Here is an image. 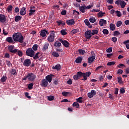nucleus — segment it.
<instances>
[{
    "mask_svg": "<svg viewBox=\"0 0 129 129\" xmlns=\"http://www.w3.org/2000/svg\"><path fill=\"white\" fill-rule=\"evenodd\" d=\"M67 83L69 85H71V84H72V80H71V79H69L67 81Z\"/></svg>",
    "mask_w": 129,
    "mask_h": 129,
    "instance_id": "e2e57ef3",
    "label": "nucleus"
},
{
    "mask_svg": "<svg viewBox=\"0 0 129 129\" xmlns=\"http://www.w3.org/2000/svg\"><path fill=\"white\" fill-rule=\"evenodd\" d=\"M35 12H36L35 10L30 9L29 10V16H33V15H34Z\"/></svg>",
    "mask_w": 129,
    "mask_h": 129,
    "instance_id": "72a5a7b5",
    "label": "nucleus"
},
{
    "mask_svg": "<svg viewBox=\"0 0 129 129\" xmlns=\"http://www.w3.org/2000/svg\"><path fill=\"white\" fill-rule=\"evenodd\" d=\"M84 23L86 26H90V22H89V20H88V19H85L84 20Z\"/></svg>",
    "mask_w": 129,
    "mask_h": 129,
    "instance_id": "09e8293b",
    "label": "nucleus"
},
{
    "mask_svg": "<svg viewBox=\"0 0 129 129\" xmlns=\"http://www.w3.org/2000/svg\"><path fill=\"white\" fill-rule=\"evenodd\" d=\"M42 83V86H43V87H47L48 86V84H49V83L47 81V80L43 79L41 81Z\"/></svg>",
    "mask_w": 129,
    "mask_h": 129,
    "instance_id": "ddd939ff",
    "label": "nucleus"
},
{
    "mask_svg": "<svg viewBox=\"0 0 129 129\" xmlns=\"http://www.w3.org/2000/svg\"><path fill=\"white\" fill-rule=\"evenodd\" d=\"M96 55H95V53H94V51H91V57H93V58H96Z\"/></svg>",
    "mask_w": 129,
    "mask_h": 129,
    "instance_id": "0e129e2a",
    "label": "nucleus"
},
{
    "mask_svg": "<svg viewBox=\"0 0 129 129\" xmlns=\"http://www.w3.org/2000/svg\"><path fill=\"white\" fill-rule=\"evenodd\" d=\"M121 25H122V22H121V21H118L116 23V27H120V26H121Z\"/></svg>",
    "mask_w": 129,
    "mask_h": 129,
    "instance_id": "de8ad7c7",
    "label": "nucleus"
},
{
    "mask_svg": "<svg viewBox=\"0 0 129 129\" xmlns=\"http://www.w3.org/2000/svg\"><path fill=\"white\" fill-rule=\"evenodd\" d=\"M117 80L118 83H119V84H122V78L121 77H118Z\"/></svg>",
    "mask_w": 129,
    "mask_h": 129,
    "instance_id": "c03bdc74",
    "label": "nucleus"
},
{
    "mask_svg": "<svg viewBox=\"0 0 129 129\" xmlns=\"http://www.w3.org/2000/svg\"><path fill=\"white\" fill-rule=\"evenodd\" d=\"M25 95L26 97H27V98H29V99L31 98V96H29V93L25 92Z\"/></svg>",
    "mask_w": 129,
    "mask_h": 129,
    "instance_id": "338daca9",
    "label": "nucleus"
},
{
    "mask_svg": "<svg viewBox=\"0 0 129 129\" xmlns=\"http://www.w3.org/2000/svg\"><path fill=\"white\" fill-rule=\"evenodd\" d=\"M82 99H83V98L82 97H80L76 99L77 102L79 103H82V102H83V101L82 100Z\"/></svg>",
    "mask_w": 129,
    "mask_h": 129,
    "instance_id": "f704fd0d",
    "label": "nucleus"
},
{
    "mask_svg": "<svg viewBox=\"0 0 129 129\" xmlns=\"http://www.w3.org/2000/svg\"><path fill=\"white\" fill-rule=\"evenodd\" d=\"M67 24L70 26H72V25H74L75 24V22L74 20L71 19V20H67Z\"/></svg>",
    "mask_w": 129,
    "mask_h": 129,
    "instance_id": "f3484780",
    "label": "nucleus"
},
{
    "mask_svg": "<svg viewBox=\"0 0 129 129\" xmlns=\"http://www.w3.org/2000/svg\"><path fill=\"white\" fill-rule=\"evenodd\" d=\"M33 86H34V83H31L29 84L28 86V89H32Z\"/></svg>",
    "mask_w": 129,
    "mask_h": 129,
    "instance_id": "79ce46f5",
    "label": "nucleus"
},
{
    "mask_svg": "<svg viewBox=\"0 0 129 129\" xmlns=\"http://www.w3.org/2000/svg\"><path fill=\"white\" fill-rule=\"evenodd\" d=\"M47 39L49 43H53L55 40V32H51Z\"/></svg>",
    "mask_w": 129,
    "mask_h": 129,
    "instance_id": "7ed1b4c3",
    "label": "nucleus"
},
{
    "mask_svg": "<svg viewBox=\"0 0 129 129\" xmlns=\"http://www.w3.org/2000/svg\"><path fill=\"white\" fill-rule=\"evenodd\" d=\"M94 60H95V57H93L92 56L89 57L88 58V63H89V64H91V63H93Z\"/></svg>",
    "mask_w": 129,
    "mask_h": 129,
    "instance_id": "412c9836",
    "label": "nucleus"
},
{
    "mask_svg": "<svg viewBox=\"0 0 129 129\" xmlns=\"http://www.w3.org/2000/svg\"><path fill=\"white\" fill-rule=\"evenodd\" d=\"M78 52L80 54V55H84V54H85L86 53V52L85 51V50L80 49H78Z\"/></svg>",
    "mask_w": 129,
    "mask_h": 129,
    "instance_id": "7c9ffc66",
    "label": "nucleus"
},
{
    "mask_svg": "<svg viewBox=\"0 0 129 129\" xmlns=\"http://www.w3.org/2000/svg\"><path fill=\"white\" fill-rule=\"evenodd\" d=\"M73 106H76V108H79L80 105H79V103H78L77 102H75L73 104Z\"/></svg>",
    "mask_w": 129,
    "mask_h": 129,
    "instance_id": "58836bf2",
    "label": "nucleus"
},
{
    "mask_svg": "<svg viewBox=\"0 0 129 129\" xmlns=\"http://www.w3.org/2000/svg\"><path fill=\"white\" fill-rule=\"evenodd\" d=\"M73 78L74 80H78L80 79L77 74L74 75Z\"/></svg>",
    "mask_w": 129,
    "mask_h": 129,
    "instance_id": "13d9d810",
    "label": "nucleus"
},
{
    "mask_svg": "<svg viewBox=\"0 0 129 129\" xmlns=\"http://www.w3.org/2000/svg\"><path fill=\"white\" fill-rule=\"evenodd\" d=\"M39 54H40L39 52H37L35 54V53H34V56H32V57L34 60H37V59H39V58H40V56H39Z\"/></svg>",
    "mask_w": 129,
    "mask_h": 129,
    "instance_id": "393cba45",
    "label": "nucleus"
},
{
    "mask_svg": "<svg viewBox=\"0 0 129 129\" xmlns=\"http://www.w3.org/2000/svg\"><path fill=\"white\" fill-rule=\"evenodd\" d=\"M89 21L90 23H92L93 24V23H95V22H96V19H95V17H92L90 18Z\"/></svg>",
    "mask_w": 129,
    "mask_h": 129,
    "instance_id": "4c0bfd02",
    "label": "nucleus"
},
{
    "mask_svg": "<svg viewBox=\"0 0 129 129\" xmlns=\"http://www.w3.org/2000/svg\"><path fill=\"white\" fill-rule=\"evenodd\" d=\"M60 34H61L62 36H65V35H67V32H66L65 30L62 29L60 31Z\"/></svg>",
    "mask_w": 129,
    "mask_h": 129,
    "instance_id": "a18cd8bd",
    "label": "nucleus"
},
{
    "mask_svg": "<svg viewBox=\"0 0 129 129\" xmlns=\"http://www.w3.org/2000/svg\"><path fill=\"white\" fill-rule=\"evenodd\" d=\"M98 17H103L104 15H105V13H102V12L100 11L98 13Z\"/></svg>",
    "mask_w": 129,
    "mask_h": 129,
    "instance_id": "6e6d98bb",
    "label": "nucleus"
},
{
    "mask_svg": "<svg viewBox=\"0 0 129 129\" xmlns=\"http://www.w3.org/2000/svg\"><path fill=\"white\" fill-rule=\"evenodd\" d=\"M53 76H54V75H47L45 78H46V80H47V81L49 83H51V82H52V78L53 77Z\"/></svg>",
    "mask_w": 129,
    "mask_h": 129,
    "instance_id": "2eb2a0df",
    "label": "nucleus"
},
{
    "mask_svg": "<svg viewBox=\"0 0 129 129\" xmlns=\"http://www.w3.org/2000/svg\"><path fill=\"white\" fill-rule=\"evenodd\" d=\"M77 75L78 76L79 78L83 77L82 80H87V78L91 75V72H87L86 73H82L81 72H78L77 73Z\"/></svg>",
    "mask_w": 129,
    "mask_h": 129,
    "instance_id": "f03ea898",
    "label": "nucleus"
},
{
    "mask_svg": "<svg viewBox=\"0 0 129 129\" xmlns=\"http://www.w3.org/2000/svg\"><path fill=\"white\" fill-rule=\"evenodd\" d=\"M52 55L55 58H58V57H59V53L56 51L52 52Z\"/></svg>",
    "mask_w": 129,
    "mask_h": 129,
    "instance_id": "e433bc0d",
    "label": "nucleus"
},
{
    "mask_svg": "<svg viewBox=\"0 0 129 129\" xmlns=\"http://www.w3.org/2000/svg\"><path fill=\"white\" fill-rule=\"evenodd\" d=\"M27 13V9L25 7H23L20 12V14L21 15V16H25Z\"/></svg>",
    "mask_w": 129,
    "mask_h": 129,
    "instance_id": "4468645a",
    "label": "nucleus"
},
{
    "mask_svg": "<svg viewBox=\"0 0 129 129\" xmlns=\"http://www.w3.org/2000/svg\"><path fill=\"white\" fill-rule=\"evenodd\" d=\"M32 49L34 51H37L38 50V45L34 44L32 47Z\"/></svg>",
    "mask_w": 129,
    "mask_h": 129,
    "instance_id": "603ef678",
    "label": "nucleus"
},
{
    "mask_svg": "<svg viewBox=\"0 0 129 129\" xmlns=\"http://www.w3.org/2000/svg\"><path fill=\"white\" fill-rule=\"evenodd\" d=\"M58 40L66 47V48H69V45L70 43L68 42L67 40H63L62 39L59 38Z\"/></svg>",
    "mask_w": 129,
    "mask_h": 129,
    "instance_id": "0eeeda50",
    "label": "nucleus"
},
{
    "mask_svg": "<svg viewBox=\"0 0 129 129\" xmlns=\"http://www.w3.org/2000/svg\"><path fill=\"white\" fill-rule=\"evenodd\" d=\"M27 78L29 81L33 82L35 79H36V75L32 73H29L27 75Z\"/></svg>",
    "mask_w": 129,
    "mask_h": 129,
    "instance_id": "39448f33",
    "label": "nucleus"
},
{
    "mask_svg": "<svg viewBox=\"0 0 129 129\" xmlns=\"http://www.w3.org/2000/svg\"><path fill=\"white\" fill-rule=\"evenodd\" d=\"M48 48H49V43L45 42L42 50V51H46V50H48Z\"/></svg>",
    "mask_w": 129,
    "mask_h": 129,
    "instance_id": "aec40b11",
    "label": "nucleus"
},
{
    "mask_svg": "<svg viewBox=\"0 0 129 129\" xmlns=\"http://www.w3.org/2000/svg\"><path fill=\"white\" fill-rule=\"evenodd\" d=\"M92 32H93L92 33V36H93L94 35H97L98 34V30H93Z\"/></svg>",
    "mask_w": 129,
    "mask_h": 129,
    "instance_id": "49530a36",
    "label": "nucleus"
},
{
    "mask_svg": "<svg viewBox=\"0 0 129 129\" xmlns=\"http://www.w3.org/2000/svg\"><path fill=\"white\" fill-rule=\"evenodd\" d=\"M124 24L126 25V26H127V25H129V20H127L124 21Z\"/></svg>",
    "mask_w": 129,
    "mask_h": 129,
    "instance_id": "774afa93",
    "label": "nucleus"
},
{
    "mask_svg": "<svg viewBox=\"0 0 129 129\" xmlns=\"http://www.w3.org/2000/svg\"><path fill=\"white\" fill-rule=\"evenodd\" d=\"M46 34H47V35H49V32H48V31H47V30L46 29H44L40 31V36L41 37H46Z\"/></svg>",
    "mask_w": 129,
    "mask_h": 129,
    "instance_id": "9b49d317",
    "label": "nucleus"
},
{
    "mask_svg": "<svg viewBox=\"0 0 129 129\" xmlns=\"http://www.w3.org/2000/svg\"><path fill=\"white\" fill-rule=\"evenodd\" d=\"M123 72V71H122V70L119 69L118 70V71H117V74H119V75H120V74H121Z\"/></svg>",
    "mask_w": 129,
    "mask_h": 129,
    "instance_id": "69168bd1",
    "label": "nucleus"
},
{
    "mask_svg": "<svg viewBox=\"0 0 129 129\" xmlns=\"http://www.w3.org/2000/svg\"><path fill=\"white\" fill-rule=\"evenodd\" d=\"M126 5V3H125L124 1H122L120 2V6H121V8L122 9H124V7H125Z\"/></svg>",
    "mask_w": 129,
    "mask_h": 129,
    "instance_id": "bb28decb",
    "label": "nucleus"
},
{
    "mask_svg": "<svg viewBox=\"0 0 129 129\" xmlns=\"http://www.w3.org/2000/svg\"><path fill=\"white\" fill-rule=\"evenodd\" d=\"M86 6L84 5L83 6L79 7V10L81 13H84L86 12Z\"/></svg>",
    "mask_w": 129,
    "mask_h": 129,
    "instance_id": "dca6fc26",
    "label": "nucleus"
},
{
    "mask_svg": "<svg viewBox=\"0 0 129 129\" xmlns=\"http://www.w3.org/2000/svg\"><path fill=\"white\" fill-rule=\"evenodd\" d=\"M120 33L119 31H115L113 32V36H119Z\"/></svg>",
    "mask_w": 129,
    "mask_h": 129,
    "instance_id": "3c124183",
    "label": "nucleus"
},
{
    "mask_svg": "<svg viewBox=\"0 0 129 129\" xmlns=\"http://www.w3.org/2000/svg\"><path fill=\"white\" fill-rule=\"evenodd\" d=\"M14 47L15 46L12 45H9L8 46V50L9 51V52H10V53H16V51H17V49H14Z\"/></svg>",
    "mask_w": 129,
    "mask_h": 129,
    "instance_id": "9d476101",
    "label": "nucleus"
},
{
    "mask_svg": "<svg viewBox=\"0 0 129 129\" xmlns=\"http://www.w3.org/2000/svg\"><path fill=\"white\" fill-rule=\"evenodd\" d=\"M26 55L29 57H34V54H35V51L33 50L32 48H29L27 49L26 52Z\"/></svg>",
    "mask_w": 129,
    "mask_h": 129,
    "instance_id": "20e7f679",
    "label": "nucleus"
},
{
    "mask_svg": "<svg viewBox=\"0 0 129 129\" xmlns=\"http://www.w3.org/2000/svg\"><path fill=\"white\" fill-rule=\"evenodd\" d=\"M110 28L111 31H114L115 30V25L111 23L110 24Z\"/></svg>",
    "mask_w": 129,
    "mask_h": 129,
    "instance_id": "473e14b6",
    "label": "nucleus"
},
{
    "mask_svg": "<svg viewBox=\"0 0 129 129\" xmlns=\"http://www.w3.org/2000/svg\"><path fill=\"white\" fill-rule=\"evenodd\" d=\"M52 69H56V70H60V69H61V65H60L59 64H57L55 66L52 67Z\"/></svg>",
    "mask_w": 129,
    "mask_h": 129,
    "instance_id": "a878e982",
    "label": "nucleus"
},
{
    "mask_svg": "<svg viewBox=\"0 0 129 129\" xmlns=\"http://www.w3.org/2000/svg\"><path fill=\"white\" fill-rule=\"evenodd\" d=\"M115 64V61H110L107 63V66H111V65H114Z\"/></svg>",
    "mask_w": 129,
    "mask_h": 129,
    "instance_id": "864d4df0",
    "label": "nucleus"
},
{
    "mask_svg": "<svg viewBox=\"0 0 129 129\" xmlns=\"http://www.w3.org/2000/svg\"><path fill=\"white\" fill-rule=\"evenodd\" d=\"M104 35H108V33H109V32L108 31V30L106 29H104L102 31Z\"/></svg>",
    "mask_w": 129,
    "mask_h": 129,
    "instance_id": "37998d69",
    "label": "nucleus"
},
{
    "mask_svg": "<svg viewBox=\"0 0 129 129\" xmlns=\"http://www.w3.org/2000/svg\"><path fill=\"white\" fill-rule=\"evenodd\" d=\"M21 20H22V16H20L19 15L15 16V22L18 23V22H19V21H21Z\"/></svg>",
    "mask_w": 129,
    "mask_h": 129,
    "instance_id": "b1692460",
    "label": "nucleus"
},
{
    "mask_svg": "<svg viewBox=\"0 0 129 129\" xmlns=\"http://www.w3.org/2000/svg\"><path fill=\"white\" fill-rule=\"evenodd\" d=\"M15 53H17V55H18L19 57H22V56H23V51L20 49H16Z\"/></svg>",
    "mask_w": 129,
    "mask_h": 129,
    "instance_id": "4be33fe9",
    "label": "nucleus"
},
{
    "mask_svg": "<svg viewBox=\"0 0 129 129\" xmlns=\"http://www.w3.org/2000/svg\"><path fill=\"white\" fill-rule=\"evenodd\" d=\"M99 24L101 26H104V25L106 24V20L104 19H100L99 21Z\"/></svg>",
    "mask_w": 129,
    "mask_h": 129,
    "instance_id": "6ab92c4d",
    "label": "nucleus"
},
{
    "mask_svg": "<svg viewBox=\"0 0 129 129\" xmlns=\"http://www.w3.org/2000/svg\"><path fill=\"white\" fill-rule=\"evenodd\" d=\"M31 64H32V61L30 59H25L23 62L24 66H26V67H29Z\"/></svg>",
    "mask_w": 129,
    "mask_h": 129,
    "instance_id": "6e6552de",
    "label": "nucleus"
},
{
    "mask_svg": "<svg viewBox=\"0 0 129 129\" xmlns=\"http://www.w3.org/2000/svg\"><path fill=\"white\" fill-rule=\"evenodd\" d=\"M7 79H8V77H7L6 75L3 76L1 79V82H6V81H7Z\"/></svg>",
    "mask_w": 129,
    "mask_h": 129,
    "instance_id": "2f4dec72",
    "label": "nucleus"
},
{
    "mask_svg": "<svg viewBox=\"0 0 129 129\" xmlns=\"http://www.w3.org/2000/svg\"><path fill=\"white\" fill-rule=\"evenodd\" d=\"M62 95H63V96H68V95H71V93L69 92H62L61 93Z\"/></svg>",
    "mask_w": 129,
    "mask_h": 129,
    "instance_id": "c756f323",
    "label": "nucleus"
},
{
    "mask_svg": "<svg viewBox=\"0 0 129 129\" xmlns=\"http://www.w3.org/2000/svg\"><path fill=\"white\" fill-rule=\"evenodd\" d=\"M6 64L7 65V66H8V67H11V66H13V64L11 63V61L7 60H6Z\"/></svg>",
    "mask_w": 129,
    "mask_h": 129,
    "instance_id": "8fccbe9b",
    "label": "nucleus"
},
{
    "mask_svg": "<svg viewBox=\"0 0 129 129\" xmlns=\"http://www.w3.org/2000/svg\"><path fill=\"white\" fill-rule=\"evenodd\" d=\"M120 92L123 94L124 92H125V90H124V88H122L120 89Z\"/></svg>",
    "mask_w": 129,
    "mask_h": 129,
    "instance_id": "680f3d73",
    "label": "nucleus"
},
{
    "mask_svg": "<svg viewBox=\"0 0 129 129\" xmlns=\"http://www.w3.org/2000/svg\"><path fill=\"white\" fill-rule=\"evenodd\" d=\"M106 51L107 53H111L112 52V47H109L107 50Z\"/></svg>",
    "mask_w": 129,
    "mask_h": 129,
    "instance_id": "bf43d9fd",
    "label": "nucleus"
},
{
    "mask_svg": "<svg viewBox=\"0 0 129 129\" xmlns=\"http://www.w3.org/2000/svg\"><path fill=\"white\" fill-rule=\"evenodd\" d=\"M66 14H67V11L65 10H62L60 13V14L62 15V16H65L66 15Z\"/></svg>",
    "mask_w": 129,
    "mask_h": 129,
    "instance_id": "5fc2aeb1",
    "label": "nucleus"
},
{
    "mask_svg": "<svg viewBox=\"0 0 129 129\" xmlns=\"http://www.w3.org/2000/svg\"><path fill=\"white\" fill-rule=\"evenodd\" d=\"M13 39L14 42H19V43H24V36L20 32L14 33L13 35Z\"/></svg>",
    "mask_w": 129,
    "mask_h": 129,
    "instance_id": "f257e3e1",
    "label": "nucleus"
},
{
    "mask_svg": "<svg viewBox=\"0 0 129 129\" xmlns=\"http://www.w3.org/2000/svg\"><path fill=\"white\" fill-rule=\"evenodd\" d=\"M6 41L8 42V43H14V40H13V38L12 37H8L6 38Z\"/></svg>",
    "mask_w": 129,
    "mask_h": 129,
    "instance_id": "cd10ccee",
    "label": "nucleus"
},
{
    "mask_svg": "<svg viewBox=\"0 0 129 129\" xmlns=\"http://www.w3.org/2000/svg\"><path fill=\"white\" fill-rule=\"evenodd\" d=\"M83 60V57L82 56H78L75 60V62L77 63V64H79L82 62Z\"/></svg>",
    "mask_w": 129,
    "mask_h": 129,
    "instance_id": "a211bd4d",
    "label": "nucleus"
},
{
    "mask_svg": "<svg viewBox=\"0 0 129 129\" xmlns=\"http://www.w3.org/2000/svg\"><path fill=\"white\" fill-rule=\"evenodd\" d=\"M54 47H56V48H59L61 46V43L59 42V41H56L54 43Z\"/></svg>",
    "mask_w": 129,
    "mask_h": 129,
    "instance_id": "c85d7f7f",
    "label": "nucleus"
},
{
    "mask_svg": "<svg viewBox=\"0 0 129 129\" xmlns=\"http://www.w3.org/2000/svg\"><path fill=\"white\" fill-rule=\"evenodd\" d=\"M77 33H79V29H75L72 31V34H73V35H74V34H76Z\"/></svg>",
    "mask_w": 129,
    "mask_h": 129,
    "instance_id": "a19ab883",
    "label": "nucleus"
},
{
    "mask_svg": "<svg viewBox=\"0 0 129 129\" xmlns=\"http://www.w3.org/2000/svg\"><path fill=\"white\" fill-rule=\"evenodd\" d=\"M112 42H113L114 43H116V42L117 41V38L115 37H113L112 38Z\"/></svg>",
    "mask_w": 129,
    "mask_h": 129,
    "instance_id": "052dcab7",
    "label": "nucleus"
},
{
    "mask_svg": "<svg viewBox=\"0 0 129 129\" xmlns=\"http://www.w3.org/2000/svg\"><path fill=\"white\" fill-rule=\"evenodd\" d=\"M47 99L49 101H52V100H54L55 99V97L53 96L50 95L47 97Z\"/></svg>",
    "mask_w": 129,
    "mask_h": 129,
    "instance_id": "ea45409f",
    "label": "nucleus"
},
{
    "mask_svg": "<svg viewBox=\"0 0 129 129\" xmlns=\"http://www.w3.org/2000/svg\"><path fill=\"white\" fill-rule=\"evenodd\" d=\"M85 36L86 39L88 40L90 39L92 37V32L91 30H89L85 32Z\"/></svg>",
    "mask_w": 129,
    "mask_h": 129,
    "instance_id": "423d86ee",
    "label": "nucleus"
},
{
    "mask_svg": "<svg viewBox=\"0 0 129 129\" xmlns=\"http://www.w3.org/2000/svg\"><path fill=\"white\" fill-rule=\"evenodd\" d=\"M7 11L8 13H11L13 11V6L9 5L8 6Z\"/></svg>",
    "mask_w": 129,
    "mask_h": 129,
    "instance_id": "c9c22d12",
    "label": "nucleus"
},
{
    "mask_svg": "<svg viewBox=\"0 0 129 129\" xmlns=\"http://www.w3.org/2000/svg\"><path fill=\"white\" fill-rule=\"evenodd\" d=\"M10 73H11V74H12V75H14V76L18 74V73L17 72V70L15 69H11L10 71Z\"/></svg>",
    "mask_w": 129,
    "mask_h": 129,
    "instance_id": "5701e85b",
    "label": "nucleus"
},
{
    "mask_svg": "<svg viewBox=\"0 0 129 129\" xmlns=\"http://www.w3.org/2000/svg\"><path fill=\"white\" fill-rule=\"evenodd\" d=\"M7 21V18L4 14H0V22L1 23H5Z\"/></svg>",
    "mask_w": 129,
    "mask_h": 129,
    "instance_id": "f8f14e48",
    "label": "nucleus"
},
{
    "mask_svg": "<svg viewBox=\"0 0 129 129\" xmlns=\"http://www.w3.org/2000/svg\"><path fill=\"white\" fill-rule=\"evenodd\" d=\"M95 95H96V91L94 90H92L91 92L88 93L89 98H92Z\"/></svg>",
    "mask_w": 129,
    "mask_h": 129,
    "instance_id": "1a4fd4ad",
    "label": "nucleus"
},
{
    "mask_svg": "<svg viewBox=\"0 0 129 129\" xmlns=\"http://www.w3.org/2000/svg\"><path fill=\"white\" fill-rule=\"evenodd\" d=\"M115 13L117 17H121V13H120V11H115Z\"/></svg>",
    "mask_w": 129,
    "mask_h": 129,
    "instance_id": "4d7b16f0",
    "label": "nucleus"
}]
</instances>
